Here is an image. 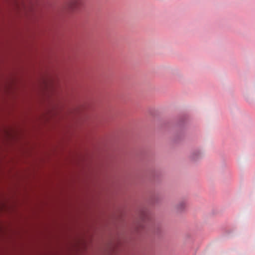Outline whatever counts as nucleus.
Segmentation results:
<instances>
[{"label": "nucleus", "instance_id": "nucleus-2", "mask_svg": "<svg viewBox=\"0 0 255 255\" xmlns=\"http://www.w3.org/2000/svg\"><path fill=\"white\" fill-rule=\"evenodd\" d=\"M186 203L185 202H180L177 206V208L179 210L183 209L186 207Z\"/></svg>", "mask_w": 255, "mask_h": 255}, {"label": "nucleus", "instance_id": "nucleus-3", "mask_svg": "<svg viewBox=\"0 0 255 255\" xmlns=\"http://www.w3.org/2000/svg\"><path fill=\"white\" fill-rule=\"evenodd\" d=\"M144 216H146V213L145 212L143 213V215H142L141 216V218L142 219V220H143L144 219Z\"/></svg>", "mask_w": 255, "mask_h": 255}, {"label": "nucleus", "instance_id": "nucleus-1", "mask_svg": "<svg viewBox=\"0 0 255 255\" xmlns=\"http://www.w3.org/2000/svg\"><path fill=\"white\" fill-rule=\"evenodd\" d=\"M83 4V0H70L67 4V8L70 11H74Z\"/></svg>", "mask_w": 255, "mask_h": 255}]
</instances>
